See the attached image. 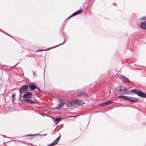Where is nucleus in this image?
Masks as SVG:
<instances>
[{
	"label": "nucleus",
	"mask_w": 146,
	"mask_h": 146,
	"mask_svg": "<svg viewBox=\"0 0 146 146\" xmlns=\"http://www.w3.org/2000/svg\"><path fill=\"white\" fill-rule=\"evenodd\" d=\"M118 97L119 98H123L125 100H127L130 102H135L138 100V99L137 98L130 97L127 96H119Z\"/></svg>",
	"instance_id": "f257e3e1"
},
{
	"label": "nucleus",
	"mask_w": 146,
	"mask_h": 146,
	"mask_svg": "<svg viewBox=\"0 0 146 146\" xmlns=\"http://www.w3.org/2000/svg\"><path fill=\"white\" fill-rule=\"evenodd\" d=\"M28 88V86L25 85L21 86L19 90V93L22 94V93H26L27 92V89Z\"/></svg>",
	"instance_id": "f03ea898"
},
{
	"label": "nucleus",
	"mask_w": 146,
	"mask_h": 146,
	"mask_svg": "<svg viewBox=\"0 0 146 146\" xmlns=\"http://www.w3.org/2000/svg\"><path fill=\"white\" fill-rule=\"evenodd\" d=\"M119 78L124 83H130L131 82L127 78L125 77L122 75H121Z\"/></svg>",
	"instance_id": "7ed1b4c3"
},
{
	"label": "nucleus",
	"mask_w": 146,
	"mask_h": 146,
	"mask_svg": "<svg viewBox=\"0 0 146 146\" xmlns=\"http://www.w3.org/2000/svg\"><path fill=\"white\" fill-rule=\"evenodd\" d=\"M25 93L23 97V99L31 98L33 95L30 92H27Z\"/></svg>",
	"instance_id": "20e7f679"
},
{
	"label": "nucleus",
	"mask_w": 146,
	"mask_h": 146,
	"mask_svg": "<svg viewBox=\"0 0 146 146\" xmlns=\"http://www.w3.org/2000/svg\"><path fill=\"white\" fill-rule=\"evenodd\" d=\"M59 101L60 102L58 106H57L56 107V109L57 110L61 108L62 106L65 103L64 100L63 99H60Z\"/></svg>",
	"instance_id": "39448f33"
},
{
	"label": "nucleus",
	"mask_w": 146,
	"mask_h": 146,
	"mask_svg": "<svg viewBox=\"0 0 146 146\" xmlns=\"http://www.w3.org/2000/svg\"><path fill=\"white\" fill-rule=\"evenodd\" d=\"M62 31V34H63V36L64 37V42H63V43H62L60 44H59L58 45H57L55 46L54 47V48H55L56 47L59 46L61 45L64 44L65 43V42L66 41V40L68 39V36L65 33H64Z\"/></svg>",
	"instance_id": "423d86ee"
},
{
	"label": "nucleus",
	"mask_w": 146,
	"mask_h": 146,
	"mask_svg": "<svg viewBox=\"0 0 146 146\" xmlns=\"http://www.w3.org/2000/svg\"><path fill=\"white\" fill-rule=\"evenodd\" d=\"M27 85L28 86V87H29V88L32 90H34L36 88V86L34 85L33 83L31 82L28 83Z\"/></svg>",
	"instance_id": "0eeeda50"
},
{
	"label": "nucleus",
	"mask_w": 146,
	"mask_h": 146,
	"mask_svg": "<svg viewBox=\"0 0 146 146\" xmlns=\"http://www.w3.org/2000/svg\"><path fill=\"white\" fill-rule=\"evenodd\" d=\"M116 91H124V92H123V94H126V89H122V88L120 86H118L115 89Z\"/></svg>",
	"instance_id": "6e6552de"
},
{
	"label": "nucleus",
	"mask_w": 146,
	"mask_h": 146,
	"mask_svg": "<svg viewBox=\"0 0 146 146\" xmlns=\"http://www.w3.org/2000/svg\"><path fill=\"white\" fill-rule=\"evenodd\" d=\"M83 10L82 9H80V10L78 11L75 12L73 13L71 15H70L68 18V19H70L72 17L75 16L76 15L78 14L81 13L83 11Z\"/></svg>",
	"instance_id": "1a4fd4ad"
},
{
	"label": "nucleus",
	"mask_w": 146,
	"mask_h": 146,
	"mask_svg": "<svg viewBox=\"0 0 146 146\" xmlns=\"http://www.w3.org/2000/svg\"><path fill=\"white\" fill-rule=\"evenodd\" d=\"M75 101L76 102V107L80 106L84 104L83 101L80 100H76Z\"/></svg>",
	"instance_id": "9d476101"
},
{
	"label": "nucleus",
	"mask_w": 146,
	"mask_h": 146,
	"mask_svg": "<svg viewBox=\"0 0 146 146\" xmlns=\"http://www.w3.org/2000/svg\"><path fill=\"white\" fill-rule=\"evenodd\" d=\"M112 102V101L111 100H108L102 103L101 104L102 106H107L110 104Z\"/></svg>",
	"instance_id": "9b49d317"
},
{
	"label": "nucleus",
	"mask_w": 146,
	"mask_h": 146,
	"mask_svg": "<svg viewBox=\"0 0 146 146\" xmlns=\"http://www.w3.org/2000/svg\"><path fill=\"white\" fill-rule=\"evenodd\" d=\"M141 28L146 29V21H143L141 23Z\"/></svg>",
	"instance_id": "f8f14e48"
},
{
	"label": "nucleus",
	"mask_w": 146,
	"mask_h": 146,
	"mask_svg": "<svg viewBox=\"0 0 146 146\" xmlns=\"http://www.w3.org/2000/svg\"><path fill=\"white\" fill-rule=\"evenodd\" d=\"M144 94L141 91L139 90L137 95L140 97L144 98Z\"/></svg>",
	"instance_id": "ddd939ff"
},
{
	"label": "nucleus",
	"mask_w": 146,
	"mask_h": 146,
	"mask_svg": "<svg viewBox=\"0 0 146 146\" xmlns=\"http://www.w3.org/2000/svg\"><path fill=\"white\" fill-rule=\"evenodd\" d=\"M60 137V136H59L53 142V143H54V145L58 143V142L59 141Z\"/></svg>",
	"instance_id": "4468645a"
},
{
	"label": "nucleus",
	"mask_w": 146,
	"mask_h": 146,
	"mask_svg": "<svg viewBox=\"0 0 146 146\" xmlns=\"http://www.w3.org/2000/svg\"><path fill=\"white\" fill-rule=\"evenodd\" d=\"M61 119V118L60 117H58L55 118V119L54 120V123L55 124H57L58 122L60 121Z\"/></svg>",
	"instance_id": "2eb2a0df"
},
{
	"label": "nucleus",
	"mask_w": 146,
	"mask_h": 146,
	"mask_svg": "<svg viewBox=\"0 0 146 146\" xmlns=\"http://www.w3.org/2000/svg\"><path fill=\"white\" fill-rule=\"evenodd\" d=\"M139 90L138 89H133L131 90V92L132 93H134L136 94H137Z\"/></svg>",
	"instance_id": "dca6fc26"
},
{
	"label": "nucleus",
	"mask_w": 146,
	"mask_h": 146,
	"mask_svg": "<svg viewBox=\"0 0 146 146\" xmlns=\"http://www.w3.org/2000/svg\"><path fill=\"white\" fill-rule=\"evenodd\" d=\"M34 100H33L30 99H29L28 102L31 104H35L36 103V102L35 101V98Z\"/></svg>",
	"instance_id": "f3484780"
},
{
	"label": "nucleus",
	"mask_w": 146,
	"mask_h": 146,
	"mask_svg": "<svg viewBox=\"0 0 146 146\" xmlns=\"http://www.w3.org/2000/svg\"><path fill=\"white\" fill-rule=\"evenodd\" d=\"M86 94L84 92L80 93L78 94L77 96H86Z\"/></svg>",
	"instance_id": "a211bd4d"
},
{
	"label": "nucleus",
	"mask_w": 146,
	"mask_h": 146,
	"mask_svg": "<svg viewBox=\"0 0 146 146\" xmlns=\"http://www.w3.org/2000/svg\"><path fill=\"white\" fill-rule=\"evenodd\" d=\"M29 99H23L22 100V102L23 103H26V102H29Z\"/></svg>",
	"instance_id": "6ab92c4d"
},
{
	"label": "nucleus",
	"mask_w": 146,
	"mask_h": 146,
	"mask_svg": "<svg viewBox=\"0 0 146 146\" xmlns=\"http://www.w3.org/2000/svg\"><path fill=\"white\" fill-rule=\"evenodd\" d=\"M76 102L75 101V100L74 101H73L72 102H71L72 104V107L74 106H76Z\"/></svg>",
	"instance_id": "aec40b11"
},
{
	"label": "nucleus",
	"mask_w": 146,
	"mask_h": 146,
	"mask_svg": "<svg viewBox=\"0 0 146 146\" xmlns=\"http://www.w3.org/2000/svg\"><path fill=\"white\" fill-rule=\"evenodd\" d=\"M36 89H37V90H38L40 93H44V91H41L40 90V89L39 88H38L36 87Z\"/></svg>",
	"instance_id": "412c9836"
},
{
	"label": "nucleus",
	"mask_w": 146,
	"mask_h": 146,
	"mask_svg": "<svg viewBox=\"0 0 146 146\" xmlns=\"http://www.w3.org/2000/svg\"><path fill=\"white\" fill-rule=\"evenodd\" d=\"M67 105L68 107H72V104L71 102H68L67 104Z\"/></svg>",
	"instance_id": "4be33fe9"
},
{
	"label": "nucleus",
	"mask_w": 146,
	"mask_h": 146,
	"mask_svg": "<svg viewBox=\"0 0 146 146\" xmlns=\"http://www.w3.org/2000/svg\"><path fill=\"white\" fill-rule=\"evenodd\" d=\"M15 94H13L12 95V98L13 100H14L16 99V98H15Z\"/></svg>",
	"instance_id": "5701e85b"
},
{
	"label": "nucleus",
	"mask_w": 146,
	"mask_h": 146,
	"mask_svg": "<svg viewBox=\"0 0 146 146\" xmlns=\"http://www.w3.org/2000/svg\"><path fill=\"white\" fill-rule=\"evenodd\" d=\"M145 18L144 17H141L140 18V21H142V20H145Z\"/></svg>",
	"instance_id": "b1692460"
},
{
	"label": "nucleus",
	"mask_w": 146,
	"mask_h": 146,
	"mask_svg": "<svg viewBox=\"0 0 146 146\" xmlns=\"http://www.w3.org/2000/svg\"><path fill=\"white\" fill-rule=\"evenodd\" d=\"M22 94H20L19 95V100H21V101L22 100H21V95Z\"/></svg>",
	"instance_id": "393cba45"
},
{
	"label": "nucleus",
	"mask_w": 146,
	"mask_h": 146,
	"mask_svg": "<svg viewBox=\"0 0 146 146\" xmlns=\"http://www.w3.org/2000/svg\"><path fill=\"white\" fill-rule=\"evenodd\" d=\"M49 49H42V50H41V51H46V50H49Z\"/></svg>",
	"instance_id": "a878e982"
},
{
	"label": "nucleus",
	"mask_w": 146,
	"mask_h": 146,
	"mask_svg": "<svg viewBox=\"0 0 146 146\" xmlns=\"http://www.w3.org/2000/svg\"><path fill=\"white\" fill-rule=\"evenodd\" d=\"M26 143H28L32 146H36V145H33L32 143H27V142H26Z\"/></svg>",
	"instance_id": "bb28decb"
},
{
	"label": "nucleus",
	"mask_w": 146,
	"mask_h": 146,
	"mask_svg": "<svg viewBox=\"0 0 146 146\" xmlns=\"http://www.w3.org/2000/svg\"><path fill=\"white\" fill-rule=\"evenodd\" d=\"M144 98H146V93L144 94Z\"/></svg>",
	"instance_id": "cd10ccee"
},
{
	"label": "nucleus",
	"mask_w": 146,
	"mask_h": 146,
	"mask_svg": "<svg viewBox=\"0 0 146 146\" xmlns=\"http://www.w3.org/2000/svg\"><path fill=\"white\" fill-rule=\"evenodd\" d=\"M20 141L23 142L25 144H26L27 143H26V142H25L23 141Z\"/></svg>",
	"instance_id": "c85d7f7f"
},
{
	"label": "nucleus",
	"mask_w": 146,
	"mask_h": 146,
	"mask_svg": "<svg viewBox=\"0 0 146 146\" xmlns=\"http://www.w3.org/2000/svg\"><path fill=\"white\" fill-rule=\"evenodd\" d=\"M3 136L4 137H7L9 138H10V137H5L4 135H3Z\"/></svg>",
	"instance_id": "c756f323"
},
{
	"label": "nucleus",
	"mask_w": 146,
	"mask_h": 146,
	"mask_svg": "<svg viewBox=\"0 0 146 146\" xmlns=\"http://www.w3.org/2000/svg\"><path fill=\"white\" fill-rule=\"evenodd\" d=\"M36 72V71H35V72H33V74H34L36 76V75H35V73Z\"/></svg>",
	"instance_id": "7c9ffc66"
},
{
	"label": "nucleus",
	"mask_w": 146,
	"mask_h": 146,
	"mask_svg": "<svg viewBox=\"0 0 146 146\" xmlns=\"http://www.w3.org/2000/svg\"><path fill=\"white\" fill-rule=\"evenodd\" d=\"M41 50H38V51H41Z\"/></svg>",
	"instance_id": "2f4dec72"
},
{
	"label": "nucleus",
	"mask_w": 146,
	"mask_h": 146,
	"mask_svg": "<svg viewBox=\"0 0 146 146\" xmlns=\"http://www.w3.org/2000/svg\"><path fill=\"white\" fill-rule=\"evenodd\" d=\"M113 5H116V3H113Z\"/></svg>",
	"instance_id": "473e14b6"
},
{
	"label": "nucleus",
	"mask_w": 146,
	"mask_h": 146,
	"mask_svg": "<svg viewBox=\"0 0 146 146\" xmlns=\"http://www.w3.org/2000/svg\"><path fill=\"white\" fill-rule=\"evenodd\" d=\"M63 29L64 28V26H63Z\"/></svg>",
	"instance_id": "72a5a7b5"
},
{
	"label": "nucleus",
	"mask_w": 146,
	"mask_h": 146,
	"mask_svg": "<svg viewBox=\"0 0 146 146\" xmlns=\"http://www.w3.org/2000/svg\"><path fill=\"white\" fill-rule=\"evenodd\" d=\"M123 89H125V87H123Z\"/></svg>",
	"instance_id": "f704fd0d"
},
{
	"label": "nucleus",
	"mask_w": 146,
	"mask_h": 146,
	"mask_svg": "<svg viewBox=\"0 0 146 146\" xmlns=\"http://www.w3.org/2000/svg\"><path fill=\"white\" fill-rule=\"evenodd\" d=\"M27 136H31V135H28Z\"/></svg>",
	"instance_id": "c9c22d12"
},
{
	"label": "nucleus",
	"mask_w": 146,
	"mask_h": 146,
	"mask_svg": "<svg viewBox=\"0 0 146 146\" xmlns=\"http://www.w3.org/2000/svg\"><path fill=\"white\" fill-rule=\"evenodd\" d=\"M47 135V134H45L44 135V136H45V135Z\"/></svg>",
	"instance_id": "e433bc0d"
},
{
	"label": "nucleus",
	"mask_w": 146,
	"mask_h": 146,
	"mask_svg": "<svg viewBox=\"0 0 146 146\" xmlns=\"http://www.w3.org/2000/svg\"><path fill=\"white\" fill-rule=\"evenodd\" d=\"M0 80H1V79L0 78Z\"/></svg>",
	"instance_id": "4c0bfd02"
},
{
	"label": "nucleus",
	"mask_w": 146,
	"mask_h": 146,
	"mask_svg": "<svg viewBox=\"0 0 146 146\" xmlns=\"http://www.w3.org/2000/svg\"><path fill=\"white\" fill-rule=\"evenodd\" d=\"M145 19H146V17H145Z\"/></svg>",
	"instance_id": "58836bf2"
},
{
	"label": "nucleus",
	"mask_w": 146,
	"mask_h": 146,
	"mask_svg": "<svg viewBox=\"0 0 146 146\" xmlns=\"http://www.w3.org/2000/svg\"><path fill=\"white\" fill-rule=\"evenodd\" d=\"M5 143H4V144L5 145Z\"/></svg>",
	"instance_id": "ea45409f"
},
{
	"label": "nucleus",
	"mask_w": 146,
	"mask_h": 146,
	"mask_svg": "<svg viewBox=\"0 0 146 146\" xmlns=\"http://www.w3.org/2000/svg\"><path fill=\"white\" fill-rule=\"evenodd\" d=\"M34 135H31V136H34Z\"/></svg>",
	"instance_id": "a19ab883"
}]
</instances>
